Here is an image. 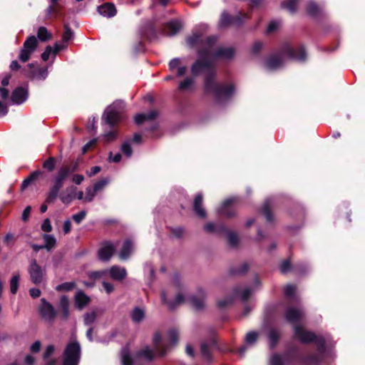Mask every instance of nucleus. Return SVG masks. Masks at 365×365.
Instances as JSON below:
<instances>
[{
    "label": "nucleus",
    "mask_w": 365,
    "mask_h": 365,
    "mask_svg": "<svg viewBox=\"0 0 365 365\" xmlns=\"http://www.w3.org/2000/svg\"><path fill=\"white\" fill-rule=\"evenodd\" d=\"M37 36L41 41H46L51 38V34L46 27L41 26L38 29Z\"/></svg>",
    "instance_id": "30"
},
{
    "label": "nucleus",
    "mask_w": 365,
    "mask_h": 365,
    "mask_svg": "<svg viewBox=\"0 0 365 365\" xmlns=\"http://www.w3.org/2000/svg\"><path fill=\"white\" fill-rule=\"evenodd\" d=\"M204 292L200 290L197 296L192 295L188 300L195 309H200L204 307Z\"/></svg>",
    "instance_id": "20"
},
{
    "label": "nucleus",
    "mask_w": 365,
    "mask_h": 365,
    "mask_svg": "<svg viewBox=\"0 0 365 365\" xmlns=\"http://www.w3.org/2000/svg\"><path fill=\"white\" fill-rule=\"evenodd\" d=\"M194 82V80L192 78H187L182 82H180L179 85V89L181 91L188 90L191 88Z\"/></svg>",
    "instance_id": "36"
},
{
    "label": "nucleus",
    "mask_w": 365,
    "mask_h": 365,
    "mask_svg": "<svg viewBox=\"0 0 365 365\" xmlns=\"http://www.w3.org/2000/svg\"><path fill=\"white\" fill-rule=\"evenodd\" d=\"M41 302L40 307L41 317L47 322H52L56 316V312L53 307L44 299H41Z\"/></svg>",
    "instance_id": "11"
},
{
    "label": "nucleus",
    "mask_w": 365,
    "mask_h": 365,
    "mask_svg": "<svg viewBox=\"0 0 365 365\" xmlns=\"http://www.w3.org/2000/svg\"><path fill=\"white\" fill-rule=\"evenodd\" d=\"M182 26L181 21L178 20L172 21L165 26L164 33L168 36H173L182 29Z\"/></svg>",
    "instance_id": "18"
},
{
    "label": "nucleus",
    "mask_w": 365,
    "mask_h": 365,
    "mask_svg": "<svg viewBox=\"0 0 365 365\" xmlns=\"http://www.w3.org/2000/svg\"><path fill=\"white\" fill-rule=\"evenodd\" d=\"M290 267V262L289 260H284L280 264L279 269L282 273H286L289 270Z\"/></svg>",
    "instance_id": "59"
},
{
    "label": "nucleus",
    "mask_w": 365,
    "mask_h": 365,
    "mask_svg": "<svg viewBox=\"0 0 365 365\" xmlns=\"http://www.w3.org/2000/svg\"><path fill=\"white\" fill-rule=\"evenodd\" d=\"M279 24H280L279 21H271L269 23V24L268 25L267 31L268 33L274 32L279 26Z\"/></svg>",
    "instance_id": "58"
},
{
    "label": "nucleus",
    "mask_w": 365,
    "mask_h": 365,
    "mask_svg": "<svg viewBox=\"0 0 365 365\" xmlns=\"http://www.w3.org/2000/svg\"><path fill=\"white\" fill-rule=\"evenodd\" d=\"M133 250V246L130 240H125L123 243V247L119 253L120 259L125 260L128 258L130 253Z\"/></svg>",
    "instance_id": "22"
},
{
    "label": "nucleus",
    "mask_w": 365,
    "mask_h": 365,
    "mask_svg": "<svg viewBox=\"0 0 365 365\" xmlns=\"http://www.w3.org/2000/svg\"><path fill=\"white\" fill-rule=\"evenodd\" d=\"M304 315V313L302 309L294 307H288L284 313L286 320L293 324L300 321Z\"/></svg>",
    "instance_id": "10"
},
{
    "label": "nucleus",
    "mask_w": 365,
    "mask_h": 365,
    "mask_svg": "<svg viewBox=\"0 0 365 365\" xmlns=\"http://www.w3.org/2000/svg\"><path fill=\"white\" fill-rule=\"evenodd\" d=\"M181 66V60L180 58H173L169 63V67L171 71L178 69Z\"/></svg>",
    "instance_id": "53"
},
{
    "label": "nucleus",
    "mask_w": 365,
    "mask_h": 365,
    "mask_svg": "<svg viewBox=\"0 0 365 365\" xmlns=\"http://www.w3.org/2000/svg\"><path fill=\"white\" fill-rule=\"evenodd\" d=\"M217 38L209 36L202 40V34L195 31L187 42L189 46H200L198 59L192 65L191 70L194 75L205 73V91L213 95L218 101L226 99L234 92L232 84L217 83L214 79V62L218 58L230 59L233 57L235 51L232 47H220L215 48Z\"/></svg>",
    "instance_id": "1"
},
{
    "label": "nucleus",
    "mask_w": 365,
    "mask_h": 365,
    "mask_svg": "<svg viewBox=\"0 0 365 365\" xmlns=\"http://www.w3.org/2000/svg\"><path fill=\"white\" fill-rule=\"evenodd\" d=\"M124 108V103L121 101H115L108 106L105 111V116L107 123L113 126L122 119V112Z\"/></svg>",
    "instance_id": "5"
},
{
    "label": "nucleus",
    "mask_w": 365,
    "mask_h": 365,
    "mask_svg": "<svg viewBox=\"0 0 365 365\" xmlns=\"http://www.w3.org/2000/svg\"><path fill=\"white\" fill-rule=\"evenodd\" d=\"M121 363L122 365H133V359L126 348L121 351Z\"/></svg>",
    "instance_id": "28"
},
{
    "label": "nucleus",
    "mask_w": 365,
    "mask_h": 365,
    "mask_svg": "<svg viewBox=\"0 0 365 365\" xmlns=\"http://www.w3.org/2000/svg\"><path fill=\"white\" fill-rule=\"evenodd\" d=\"M19 275L16 274L13 276L10 281V290L12 294H16L18 290Z\"/></svg>",
    "instance_id": "33"
},
{
    "label": "nucleus",
    "mask_w": 365,
    "mask_h": 365,
    "mask_svg": "<svg viewBox=\"0 0 365 365\" xmlns=\"http://www.w3.org/2000/svg\"><path fill=\"white\" fill-rule=\"evenodd\" d=\"M76 286V284L73 282H65L61 284H59L56 287V290L58 291H69L73 289Z\"/></svg>",
    "instance_id": "38"
},
{
    "label": "nucleus",
    "mask_w": 365,
    "mask_h": 365,
    "mask_svg": "<svg viewBox=\"0 0 365 365\" xmlns=\"http://www.w3.org/2000/svg\"><path fill=\"white\" fill-rule=\"evenodd\" d=\"M31 279L34 284H40L45 276V270L39 266L36 260H33L29 268Z\"/></svg>",
    "instance_id": "7"
},
{
    "label": "nucleus",
    "mask_w": 365,
    "mask_h": 365,
    "mask_svg": "<svg viewBox=\"0 0 365 365\" xmlns=\"http://www.w3.org/2000/svg\"><path fill=\"white\" fill-rule=\"evenodd\" d=\"M38 175V173L35 172L32 173L28 178L25 179L21 184V189L24 190L26 187H27L28 185L31 182V181L36 179Z\"/></svg>",
    "instance_id": "42"
},
{
    "label": "nucleus",
    "mask_w": 365,
    "mask_h": 365,
    "mask_svg": "<svg viewBox=\"0 0 365 365\" xmlns=\"http://www.w3.org/2000/svg\"><path fill=\"white\" fill-rule=\"evenodd\" d=\"M235 200V198H230L225 200L220 209L218 210V212L222 215H225L227 217L233 216L235 214V209L232 205Z\"/></svg>",
    "instance_id": "15"
},
{
    "label": "nucleus",
    "mask_w": 365,
    "mask_h": 365,
    "mask_svg": "<svg viewBox=\"0 0 365 365\" xmlns=\"http://www.w3.org/2000/svg\"><path fill=\"white\" fill-rule=\"evenodd\" d=\"M240 17H232L230 16L228 14L224 12L222 14L220 20V26L222 27H225L229 25L235 24L236 21H240Z\"/></svg>",
    "instance_id": "25"
},
{
    "label": "nucleus",
    "mask_w": 365,
    "mask_h": 365,
    "mask_svg": "<svg viewBox=\"0 0 365 365\" xmlns=\"http://www.w3.org/2000/svg\"><path fill=\"white\" fill-rule=\"evenodd\" d=\"M263 214L265 215L267 220H272V215L269 211V200H267L262 208Z\"/></svg>",
    "instance_id": "46"
},
{
    "label": "nucleus",
    "mask_w": 365,
    "mask_h": 365,
    "mask_svg": "<svg viewBox=\"0 0 365 365\" xmlns=\"http://www.w3.org/2000/svg\"><path fill=\"white\" fill-rule=\"evenodd\" d=\"M96 319V314L95 312L86 313L84 315V323L86 325H91L94 322Z\"/></svg>",
    "instance_id": "39"
},
{
    "label": "nucleus",
    "mask_w": 365,
    "mask_h": 365,
    "mask_svg": "<svg viewBox=\"0 0 365 365\" xmlns=\"http://www.w3.org/2000/svg\"><path fill=\"white\" fill-rule=\"evenodd\" d=\"M157 116V113L155 110L149 112L148 114L139 113L135 117V122L136 124H141L147 120L154 119Z\"/></svg>",
    "instance_id": "26"
},
{
    "label": "nucleus",
    "mask_w": 365,
    "mask_h": 365,
    "mask_svg": "<svg viewBox=\"0 0 365 365\" xmlns=\"http://www.w3.org/2000/svg\"><path fill=\"white\" fill-rule=\"evenodd\" d=\"M41 230L46 232H50L52 230V226L49 219L47 218L43 220L41 225Z\"/></svg>",
    "instance_id": "54"
},
{
    "label": "nucleus",
    "mask_w": 365,
    "mask_h": 365,
    "mask_svg": "<svg viewBox=\"0 0 365 365\" xmlns=\"http://www.w3.org/2000/svg\"><path fill=\"white\" fill-rule=\"evenodd\" d=\"M153 343V349L145 347L138 352L139 356L151 361L155 356H163L168 353L170 346L168 345L165 339L162 338L160 333L156 332L154 334Z\"/></svg>",
    "instance_id": "3"
},
{
    "label": "nucleus",
    "mask_w": 365,
    "mask_h": 365,
    "mask_svg": "<svg viewBox=\"0 0 365 365\" xmlns=\"http://www.w3.org/2000/svg\"><path fill=\"white\" fill-rule=\"evenodd\" d=\"M168 339L170 341L171 344H175L178 341V331L172 329L168 332Z\"/></svg>",
    "instance_id": "55"
},
{
    "label": "nucleus",
    "mask_w": 365,
    "mask_h": 365,
    "mask_svg": "<svg viewBox=\"0 0 365 365\" xmlns=\"http://www.w3.org/2000/svg\"><path fill=\"white\" fill-rule=\"evenodd\" d=\"M59 190H60L59 188L53 186L47 195L46 202H53L56 200V198L57 197Z\"/></svg>",
    "instance_id": "35"
},
{
    "label": "nucleus",
    "mask_w": 365,
    "mask_h": 365,
    "mask_svg": "<svg viewBox=\"0 0 365 365\" xmlns=\"http://www.w3.org/2000/svg\"><path fill=\"white\" fill-rule=\"evenodd\" d=\"M76 187L70 186L59 194V197L63 204H70L75 197Z\"/></svg>",
    "instance_id": "13"
},
{
    "label": "nucleus",
    "mask_w": 365,
    "mask_h": 365,
    "mask_svg": "<svg viewBox=\"0 0 365 365\" xmlns=\"http://www.w3.org/2000/svg\"><path fill=\"white\" fill-rule=\"evenodd\" d=\"M108 273L107 270L96 271L89 273V277L93 279H97L103 278Z\"/></svg>",
    "instance_id": "41"
},
{
    "label": "nucleus",
    "mask_w": 365,
    "mask_h": 365,
    "mask_svg": "<svg viewBox=\"0 0 365 365\" xmlns=\"http://www.w3.org/2000/svg\"><path fill=\"white\" fill-rule=\"evenodd\" d=\"M66 43H64L63 41V43H56L54 45L53 53H57L60 51L65 49L67 47Z\"/></svg>",
    "instance_id": "63"
},
{
    "label": "nucleus",
    "mask_w": 365,
    "mask_h": 365,
    "mask_svg": "<svg viewBox=\"0 0 365 365\" xmlns=\"http://www.w3.org/2000/svg\"><path fill=\"white\" fill-rule=\"evenodd\" d=\"M258 334L257 332L251 331L247 334L245 341L248 344H252L256 341Z\"/></svg>",
    "instance_id": "43"
},
{
    "label": "nucleus",
    "mask_w": 365,
    "mask_h": 365,
    "mask_svg": "<svg viewBox=\"0 0 365 365\" xmlns=\"http://www.w3.org/2000/svg\"><path fill=\"white\" fill-rule=\"evenodd\" d=\"M68 305L69 302L68 298L66 296L61 297L60 299L59 307L62 311L63 317L66 319L68 317L69 314Z\"/></svg>",
    "instance_id": "29"
},
{
    "label": "nucleus",
    "mask_w": 365,
    "mask_h": 365,
    "mask_svg": "<svg viewBox=\"0 0 365 365\" xmlns=\"http://www.w3.org/2000/svg\"><path fill=\"white\" fill-rule=\"evenodd\" d=\"M237 294L240 295L242 299L247 300L251 294V291L250 288H245L243 291L237 292Z\"/></svg>",
    "instance_id": "61"
},
{
    "label": "nucleus",
    "mask_w": 365,
    "mask_h": 365,
    "mask_svg": "<svg viewBox=\"0 0 365 365\" xmlns=\"http://www.w3.org/2000/svg\"><path fill=\"white\" fill-rule=\"evenodd\" d=\"M117 136L115 130L109 131L103 135V139L106 142H110L113 140Z\"/></svg>",
    "instance_id": "56"
},
{
    "label": "nucleus",
    "mask_w": 365,
    "mask_h": 365,
    "mask_svg": "<svg viewBox=\"0 0 365 365\" xmlns=\"http://www.w3.org/2000/svg\"><path fill=\"white\" fill-rule=\"evenodd\" d=\"M73 38V32L68 28L65 29V31L62 36V40L64 43H67Z\"/></svg>",
    "instance_id": "52"
},
{
    "label": "nucleus",
    "mask_w": 365,
    "mask_h": 365,
    "mask_svg": "<svg viewBox=\"0 0 365 365\" xmlns=\"http://www.w3.org/2000/svg\"><path fill=\"white\" fill-rule=\"evenodd\" d=\"M75 170L76 166H74L73 168H71V166L68 165L62 166L57 173V175L54 180L53 186L61 189L63 185V182L68 177V175L70 173L74 172Z\"/></svg>",
    "instance_id": "8"
},
{
    "label": "nucleus",
    "mask_w": 365,
    "mask_h": 365,
    "mask_svg": "<svg viewBox=\"0 0 365 365\" xmlns=\"http://www.w3.org/2000/svg\"><path fill=\"white\" fill-rule=\"evenodd\" d=\"M97 192L94 190L93 187H88L86 189V195L84 197V201L85 202H91L93 200V197H95L96 194Z\"/></svg>",
    "instance_id": "37"
},
{
    "label": "nucleus",
    "mask_w": 365,
    "mask_h": 365,
    "mask_svg": "<svg viewBox=\"0 0 365 365\" xmlns=\"http://www.w3.org/2000/svg\"><path fill=\"white\" fill-rule=\"evenodd\" d=\"M53 52L52 48L50 46H48L44 52L42 53L41 55V58L44 61H46L48 58H49V56L51 55V53Z\"/></svg>",
    "instance_id": "62"
},
{
    "label": "nucleus",
    "mask_w": 365,
    "mask_h": 365,
    "mask_svg": "<svg viewBox=\"0 0 365 365\" xmlns=\"http://www.w3.org/2000/svg\"><path fill=\"white\" fill-rule=\"evenodd\" d=\"M81 356V346L76 341H70L65 348L63 365H78Z\"/></svg>",
    "instance_id": "4"
},
{
    "label": "nucleus",
    "mask_w": 365,
    "mask_h": 365,
    "mask_svg": "<svg viewBox=\"0 0 365 365\" xmlns=\"http://www.w3.org/2000/svg\"><path fill=\"white\" fill-rule=\"evenodd\" d=\"M205 230L206 232L210 233H218L226 232L225 227L222 224L215 225L212 222H208L205 225Z\"/></svg>",
    "instance_id": "24"
},
{
    "label": "nucleus",
    "mask_w": 365,
    "mask_h": 365,
    "mask_svg": "<svg viewBox=\"0 0 365 365\" xmlns=\"http://www.w3.org/2000/svg\"><path fill=\"white\" fill-rule=\"evenodd\" d=\"M108 272L110 277L116 281L123 280L127 275L125 269L117 265L111 267Z\"/></svg>",
    "instance_id": "14"
},
{
    "label": "nucleus",
    "mask_w": 365,
    "mask_h": 365,
    "mask_svg": "<svg viewBox=\"0 0 365 365\" xmlns=\"http://www.w3.org/2000/svg\"><path fill=\"white\" fill-rule=\"evenodd\" d=\"M201 352L205 359L209 360L210 359L211 348L210 345L207 344H202L201 345Z\"/></svg>",
    "instance_id": "40"
},
{
    "label": "nucleus",
    "mask_w": 365,
    "mask_h": 365,
    "mask_svg": "<svg viewBox=\"0 0 365 365\" xmlns=\"http://www.w3.org/2000/svg\"><path fill=\"white\" fill-rule=\"evenodd\" d=\"M55 346L53 345H48L43 354V358L44 360H48L50 356L54 353Z\"/></svg>",
    "instance_id": "45"
},
{
    "label": "nucleus",
    "mask_w": 365,
    "mask_h": 365,
    "mask_svg": "<svg viewBox=\"0 0 365 365\" xmlns=\"http://www.w3.org/2000/svg\"><path fill=\"white\" fill-rule=\"evenodd\" d=\"M202 195L197 194L194 200V210L200 217L204 218L206 216V212L202 207Z\"/></svg>",
    "instance_id": "21"
},
{
    "label": "nucleus",
    "mask_w": 365,
    "mask_h": 365,
    "mask_svg": "<svg viewBox=\"0 0 365 365\" xmlns=\"http://www.w3.org/2000/svg\"><path fill=\"white\" fill-rule=\"evenodd\" d=\"M161 300L163 304L168 305V308L170 309H175L178 305L180 304L184 301V297H182L181 293H178L176 296L175 302H170L166 298V294L165 292H162L161 294Z\"/></svg>",
    "instance_id": "19"
},
{
    "label": "nucleus",
    "mask_w": 365,
    "mask_h": 365,
    "mask_svg": "<svg viewBox=\"0 0 365 365\" xmlns=\"http://www.w3.org/2000/svg\"><path fill=\"white\" fill-rule=\"evenodd\" d=\"M145 317V312L140 308H135L131 313V318L133 322L138 323L141 322Z\"/></svg>",
    "instance_id": "31"
},
{
    "label": "nucleus",
    "mask_w": 365,
    "mask_h": 365,
    "mask_svg": "<svg viewBox=\"0 0 365 365\" xmlns=\"http://www.w3.org/2000/svg\"><path fill=\"white\" fill-rule=\"evenodd\" d=\"M43 168L51 171L55 168V160L53 158H49L43 163Z\"/></svg>",
    "instance_id": "49"
},
{
    "label": "nucleus",
    "mask_w": 365,
    "mask_h": 365,
    "mask_svg": "<svg viewBox=\"0 0 365 365\" xmlns=\"http://www.w3.org/2000/svg\"><path fill=\"white\" fill-rule=\"evenodd\" d=\"M318 11V6L313 1H309L307 4V11L311 14H316Z\"/></svg>",
    "instance_id": "51"
},
{
    "label": "nucleus",
    "mask_w": 365,
    "mask_h": 365,
    "mask_svg": "<svg viewBox=\"0 0 365 365\" xmlns=\"http://www.w3.org/2000/svg\"><path fill=\"white\" fill-rule=\"evenodd\" d=\"M279 336H280L279 332L277 330H276L274 329H272L270 330L269 334V339L271 348L274 347L277 344V343L279 340Z\"/></svg>",
    "instance_id": "32"
},
{
    "label": "nucleus",
    "mask_w": 365,
    "mask_h": 365,
    "mask_svg": "<svg viewBox=\"0 0 365 365\" xmlns=\"http://www.w3.org/2000/svg\"><path fill=\"white\" fill-rule=\"evenodd\" d=\"M108 183V180H106V179L101 180L97 182L94 185L93 188L96 190V192H98L99 191H101Z\"/></svg>",
    "instance_id": "47"
},
{
    "label": "nucleus",
    "mask_w": 365,
    "mask_h": 365,
    "mask_svg": "<svg viewBox=\"0 0 365 365\" xmlns=\"http://www.w3.org/2000/svg\"><path fill=\"white\" fill-rule=\"evenodd\" d=\"M285 361V357L281 354H274L270 359L271 365H282Z\"/></svg>",
    "instance_id": "34"
},
{
    "label": "nucleus",
    "mask_w": 365,
    "mask_h": 365,
    "mask_svg": "<svg viewBox=\"0 0 365 365\" xmlns=\"http://www.w3.org/2000/svg\"><path fill=\"white\" fill-rule=\"evenodd\" d=\"M43 238L45 242V244L43 245L45 249L48 251H51L54 249L56 245V240L53 235L45 234L43 235Z\"/></svg>",
    "instance_id": "27"
},
{
    "label": "nucleus",
    "mask_w": 365,
    "mask_h": 365,
    "mask_svg": "<svg viewBox=\"0 0 365 365\" xmlns=\"http://www.w3.org/2000/svg\"><path fill=\"white\" fill-rule=\"evenodd\" d=\"M285 57L302 61L306 58V53L302 47L294 48L287 46L284 49L282 54L269 58L266 61V67L269 70H275L280 68L284 63Z\"/></svg>",
    "instance_id": "2"
},
{
    "label": "nucleus",
    "mask_w": 365,
    "mask_h": 365,
    "mask_svg": "<svg viewBox=\"0 0 365 365\" xmlns=\"http://www.w3.org/2000/svg\"><path fill=\"white\" fill-rule=\"evenodd\" d=\"M86 215V211H81L80 212L75 214L72 216V219L78 224L81 223L83 220L85 219Z\"/></svg>",
    "instance_id": "50"
},
{
    "label": "nucleus",
    "mask_w": 365,
    "mask_h": 365,
    "mask_svg": "<svg viewBox=\"0 0 365 365\" xmlns=\"http://www.w3.org/2000/svg\"><path fill=\"white\" fill-rule=\"evenodd\" d=\"M90 298L82 291H78L75 296L76 304L79 309L83 308L88 304Z\"/></svg>",
    "instance_id": "23"
},
{
    "label": "nucleus",
    "mask_w": 365,
    "mask_h": 365,
    "mask_svg": "<svg viewBox=\"0 0 365 365\" xmlns=\"http://www.w3.org/2000/svg\"><path fill=\"white\" fill-rule=\"evenodd\" d=\"M295 292V287L294 285H287L284 288V293L287 297H291Z\"/></svg>",
    "instance_id": "60"
},
{
    "label": "nucleus",
    "mask_w": 365,
    "mask_h": 365,
    "mask_svg": "<svg viewBox=\"0 0 365 365\" xmlns=\"http://www.w3.org/2000/svg\"><path fill=\"white\" fill-rule=\"evenodd\" d=\"M31 207L30 206H27L24 210L23 211V213H22V220L26 222L28 220L29 216H30V214H31Z\"/></svg>",
    "instance_id": "64"
},
{
    "label": "nucleus",
    "mask_w": 365,
    "mask_h": 365,
    "mask_svg": "<svg viewBox=\"0 0 365 365\" xmlns=\"http://www.w3.org/2000/svg\"><path fill=\"white\" fill-rule=\"evenodd\" d=\"M122 152L128 157H130L132 154V148L128 143H125L122 145Z\"/></svg>",
    "instance_id": "57"
},
{
    "label": "nucleus",
    "mask_w": 365,
    "mask_h": 365,
    "mask_svg": "<svg viewBox=\"0 0 365 365\" xmlns=\"http://www.w3.org/2000/svg\"><path fill=\"white\" fill-rule=\"evenodd\" d=\"M38 45V40L36 36H31L24 43L23 48L19 53V59L21 62H26L29 60L31 55L36 50Z\"/></svg>",
    "instance_id": "6"
},
{
    "label": "nucleus",
    "mask_w": 365,
    "mask_h": 365,
    "mask_svg": "<svg viewBox=\"0 0 365 365\" xmlns=\"http://www.w3.org/2000/svg\"><path fill=\"white\" fill-rule=\"evenodd\" d=\"M115 250V246L110 242H106L98 251L99 259L102 261H108L113 256Z\"/></svg>",
    "instance_id": "12"
},
{
    "label": "nucleus",
    "mask_w": 365,
    "mask_h": 365,
    "mask_svg": "<svg viewBox=\"0 0 365 365\" xmlns=\"http://www.w3.org/2000/svg\"><path fill=\"white\" fill-rule=\"evenodd\" d=\"M27 98V91L25 88L19 87L16 88L11 94V101L14 103L21 104Z\"/></svg>",
    "instance_id": "16"
},
{
    "label": "nucleus",
    "mask_w": 365,
    "mask_h": 365,
    "mask_svg": "<svg viewBox=\"0 0 365 365\" xmlns=\"http://www.w3.org/2000/svg\"><path fill=\"white\" fill-rule=\"evenodd\" d=\"M99 14L103 16L110 18L116 14V9L114 4L106 3L98 8Z\"/></svg>",
    "instance_id": "17"
},
{
    "label": "nucleus",
    "mask_w": 365,
    "mask_h": 365,
    "mask_svg": "<svg viewBox=\"0 0 365 365\" xmlns=\"http://www.w3.org/2000/svg\"><path fill=\"white\" fill-rule=\"evenodd\" d=\"M227 237L229 243L232 246L237 245V244L238 242V237L235 233L232 232H227Z\"/></svg>",
    "instance_id": "44"
},
{
    "label": "nucleus",
    "mask_w": 365,
    "mask_h": 365,
    "mask_svg": "<svg viewBox=\"0 0 365 365\" xmlns=\"http://www.w3.org/2000/svg\"><path fill=\"white\" fill-rule=\"evenodd\" d=\"M297 4V0H289L283 4L284 6L291 12H294L296 10Z\"/></svg>",
    "instance_id": "48"
},
{
    "label": "nucleus",
    "mask_w": 365,
    "mask_h": 365,
    "mask_svg": "<svg viewBox=\"0 0 365 365\" xmlns=\"http://www.w3.org/2000/svg\"><path fill=\"white\" fill-rule=\"evenodd\" d=\"M294 337L303 343H309L317 339L313 332L309 331L300 326H294Z\"/></svg>",
    "instance_id": "9"
}]
</instances>
